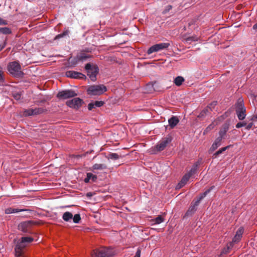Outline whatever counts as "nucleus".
Returning a JSON list of instances; mask_svg holds the SVG:
<instances>
[{
    "label": "nucleus",
    "mask_w": 257,
    "mask_h": 257,
    "mask_svg": "<svg viewBox=\"0 0 257 257\" xmlns=\"http://www.w3.org/2000/svg\"><path fill=\"white\" fill-rule=\"evenodd\" d=\"M8 70L10 73L16 77L22 78L24 73L21 71V66L18 61L11 62L8 65Z\"/></svg>",
    "instance_id": "nucleus-1"
},
{
    "label": "nucleus",
    "mask_w": 257,
    "mask_h": 257,
    "mask_svg": "<svg viewBox=\"0 0 257 257\" xmlns=\"http://www.w3.org/2000/svg\"><path fill=\"white\" fill-rule=\"evenodd\" d=\"M236 115L240 120H243L246 116V108L243 100L238 99L235 104Z\"/></svg>",
    "instance_id": "nucleus-2"
},
{
    "label": "nucleus",
    "mask_w": 257,
    "mask_h": 257,
    "mask_svg": "<svg viewBox=\"0 0 257 257\" xmlns=\"http://www.w3.org/2000/svg\"><path fill=\"white\" fill-rule=\"evenodd\" d=\"M85 69L86 70L87 76H89L92 81L96 80V76L99 73V68L96 65H92L91 63H87L85 65Z\"/></svg>",
    "instance_id": "nucleus-3"
},
{
    "label": "nucleus",
    "mask_w": 257,
    "mask_h": 257,
    "mask_svg": "<svg viewBox=\"0 0 257 257\" xmlns=\"http://www.w3.org/2000/svg\"><path fill=\"white\" fill-rule=\"evenodd\" d=\"M107 88L104 85H96L90 86L87 90V93L90 95H100L105 91Z\"/></svg>",
    "instance_id": "nucleus-4"
},
{
    "label": "nucleus",
    "mask_w": 257,
    "mask_h": 257,
    "mask_svg": "<svg viewBox=\"0 0 257 257\" xmlns=\"http://www.w3.org/2000/svg\"><path fill=\"white\" fill-rule=\"evenodd\" d=\"M77 95V93L73 89H66L59 91L57 97L59 99H67L74 97Z\"/></svg>",
    "instance_id": "nucleus-5"
},
{
    "label": "nucleus",
    "mask_w": 257,
    "mask_h": 257,
    "mask_svg": "<svg viewBox=\"0 0 257 257\" xmlns=\"http://www.w3.org/2000/svg\"><path fill=\"white\" fill-rule=\"evenodd\" d=\"M202 159H200L195 162L192 166L191 169L186 173L183 177L187 181L194 174H196L198 172V170L200 165Z\"/></svg>",
    "instance_id": "nucleus-6"
},
{
    "label": "nucleus",
    "mask_w": 257,
    "mask_h": 257,
    "mask_svg": "<svg viewBox=\"0 0 257 257\" xmlns=\"http://www.w3.org/2000/svg\"><path fill=\"white\" fill-rule=\"evenodd\" d=\"M170 44L169 43H161L153 45L147 50V54L150 55L154 52L167 49Z\"/></svg>",
    "instance_id": "nucleus-7"
},
{
    "label": "nucleus",
    "mask_w": 257,
    "mask_h": 257,
    "mask_svg": "<svg viewBox=\"0 0 257 257\" xmlns=\"http://www.w3.org/2000/svg\"><path fill=\"white\" fill-rule=\"evenodd\" d=\"M94 255L95 257H112L113 253L109 248L101 247L94 251Z\"/></svg>",
    "instance_id": "nucleus-8"
},
{
    "label": "nucleus",
    "mask_w": 257,
    "mask_h": 257,
    "mask_svg": "<svg viewBox=\"0 0 257 257\" xmlns=\"http://www.w3.org/2000/svg\"><path fill=\"white\" fill-rule=\"evenodd\" d=\"M83 103V100L79 97H76L71 100H68L66 103L68 106L74 109L79 108L81 106Z\"/></svg>",
    "instance_id": "nucleus-9"
},
{
    "label": "nucleus",
    "mask_w": 257,
    "mask_h": 257,
    "mask_svg": "<svg viewBox=\"0 0 257 257\" xmlns=\"http://www.w3.org/2000/svg\"><path fill=\"white\" fill-rule=\"evenodd\" d=\"M26 246V245L24 244L22 241L19 239L16 242V245L15 247V252L16 257H24L23 256V250Z\"/></svg>",
    "instance_id": "nucleus-10"
},
{
    "label": "nucleus",
    "mask_w": 257,
    "mask_h": 257,
    "mask_svg": "<svg viewBox=\"0 0 257 257\" xmlns=\"http://www.w3.org/2000/svg\"><path fill=\"white\" fill-rule=\"evenodd\" d=\"M172 140V138L170 135H168L165 137L161 142L155 146V149L157 151H163L165 147L170 143Z\"/></svg>",
    "instance_id": "nucleus-11"
},
{
    "label": "nucleus",
    "mask_w": 257,
    "mask_h": 257,
    "mask_svg": "<svg viewBox=\"0 0 257 257\" xmlns=\"http://www.w3.org/2000/svg\"><path fill=\"white\" fill-rule=\"evenodd\" d=\"M65 75L67 77L73 79H79L82 80H86L87 77L83 73L73 70L67 71L66 72Z\"/></svg>",
    "instance_id": "nucleus-12"
},
{
    "label": "nucleus",
    "mask_w": 257,
    "mask_h": 257,
    "mask_svg": "<svg viewBox=\"0 0 257 257\" xmlns=\"http://www.w3.org/2000/svg\"><path fill=\"white\" fill-rule=\"evenodd\" d=\"M45 110L41 107H37L35 108H30L25 109L24 111V115L25 116H30L43 113Z\"/></svg>",
    "instance_id": "nucleus-13"
},
{
    "label": "nucleus",
    "mask_w": 257,
    "mask_h": 257,
    "mask_svg": "<svg viewBox=\"0 0 257 257\" xmlns=\"http://www.w3.org/2000/svg\"><path fill=\"white\" fill-rule=\"evenodd\" d=\"M229 123L228 122L224 123L220 128L218 132V136L217 137L222 140L225 138L226 133L229 130Z\"/></svg>",
    "instance_id": "nucleus-14"
},
{
    "label": "nucleus",
    "mask_w": 257,
    "mask_h": 257,
    "mask_svg": "<svg viewBox=\"0 0 257 257\" xmlns=\"http://www.w3.org/2000/svg\"><path fill=\"white\" fill-rule=\"evenodd\" d=\"M30 222L23 221L21 222L18 225V229L24 233H30Z\"/></svg>",
    "instance_id": "nucleus-15"
},
{
    "label": "nucleus",
    "mask_w": 257,
    "mask_h": 257,
    "mask_svg": "<svg viewBox=\"0 0 257 257\" xmlns=\"http://www.w3.org/2000/svg\"><path fill=\"white\" fill-rule=\"evenodd\" d=\"M243 232L244 228L242 226L240 227L236 231L235 234L232 238V242L234 243L238 242L242 237Z\"/></svg>",
    "instance_id": "nucleus-16"
},
{
    "label": "nucleus",
    "mask_w": 257,
    "mask_h": 257,
    "mask_svg": "<svg viewBox=\"0 0 257 257\" xmlns=\"http://www.w3.org/2000/svg\"><path fill=\"white\" fill-rule=\"evenodd\" d=\"M20 212H31L32 210L28 209H18L13 208L12 207H9L5 209V213L7 214L18 213Z\"/></svg>",
    "instance_id": "nucleus-17"
},
{
    "label": "nucleus",
    "mask_w": 257,
    "mask_h": 257,
    "mask_svg": "<svg viewBox=\"0 0 257 257\" xmlns=\"http://www.w3.org/2000/svg\"><path fill=\"white\" fill-rule=\"evenodd\" d=\"M104 104V101H94L93 102H90L87 106L88 109L89 110H92L93 108L96 107H100L103 106Z\"/></svg>",
    "instance_id": "nucleus-18"
},
{
    "label": "nucleus",
    "mask_w": 257,
    "mask_h": 257,
    "mask_svg": "<svg viewBox=\"0 0 257 257\" xmlns=\"http://www.w3.org/2000/svg\"><path fill=\"white\" fill-rule=\"evenodd\" d=\"M222 140L217 137L209 150V153L216 150L221 145Z\"/></svg>",
    "instance_id": "nucleus-19"
},
{
    "label": "nucleus",
    "mask_w": 257,
    "mask_h": 257,
    "mask_svg": "<svg viewBox=\"0 0 257 257\" xmlns=\"http://www.w3.org/2000/svg\"><path fill=\"white\" fill-rule=\"evenodd\" d=\"M197 210V208L194 207V206L190 205L187 210V211L186 212L185 214L183 216V219H186L188 217H190L192 216L195 213V212Z\"/></svg>",
    "instance_id": "nucleus-20"
},
{
    "label": "nucleus",
    "mask_w": 257,
    "mask_h": 257,
    "mask_svg": "<svg viewBox=\"0 0 257 257\" xmlns=\"http://www.w3.org/2000/svg\"><path fill=\"white\" fill-rule=\"evenodd\" d=\"M68 62L69 65V67L71 68L76 66V65L79 63L77 55L74 57L72 56L69 57L68 60Z\"/></svg>",
    "instance_id": "nucleus-21"
},
{
    "label": "nucleus",
    "mask_w": 257,
    "mask_h": 257,
    "mask_svg": "<svg viewBox=\"0 0 257 257\" xmlns=\"http://www.w3.org/2000/svg\"><path fill=\"white\" fill-rule=\"evenodd\" d=\"M179 122V119L176 116L173 115L168 119V123L170 127L174 128Z\"/></svg>",
    "instance_id": "nucleus-22"
},
{
    "label": "nucleus",
    "mask_w": 257,
    "mask_h": 257,
    "mask_svg": "<svg viewBox=\"0 0 257 257\" xmlns=\"http://www.w3.org/2000/svg\"><path fill=\"white\" fill-rule=\"evenodd\" d=\"M164 221V218L162 215H159L151 220V225L160 224Z\"/></svg>",
    "instance_id": "nucleus-23"
},
{
    "label": "nucleus",
    "mask_w": 257,
    "mask_h": 257,
    "mask_svg": "<svg viewBox=\"0 0 257 257\" xmlns=\"http://www.w3.org/2000/svg\"><path fill=\"white\" fill-rule=\"evenodd\" d=\"M79 62L83 63L88 58H91V56L89 55L86 54L84 53L81 52L80 54L77 55Z\"/></svg>",
    "instance_id": "nucleus-24"
},
{
    "label": "nucleus",
    "mask_w": 257,
    "mask_h": 257,
    "mask_svg": "<svg viewBox=\"0 0 257 257\" xmlns=\"http://www.w3.org/2000/svg\"><path fill=\"white\" fill-rule=\"evenodd\" d=\"M72 218V213L69 211L64 212L62 215V219L66 222H70Z\"/></svg>",
    "instance_id": "nucleus-25"
},
{
    "label": "nucleus",
    "mask_w": 257,
    "mask_h": 257,
    "mask_svg": "<svg viewBox=\"0 0 257 257\" xmlns=\"http://www.w3.org/2000/svg\"><path fill=\"white\" fill-rule=\"evenodd\" d=\"M231 145H228L225 147H223L219 149L217 151H216L215 153L213 154V158H216L218 156L221 154H222L223 152L225 151L227 149H229L231 147Z\"/></svg>",
    "instance_id": "nucleus-26"
},
{
    "label": "nucleus",
    "mask_w": 257,
    "mask_h": 257,
    "mask_svg": "<svg viewBox=\"0 0 257 257\" xmlns=\"http://www.w3.org/2000/svg\"><path fill=\"white\" fill-rule=\"evenodd\" d=\"M215 186H211L209 189H207L205 191H204L203 193H202L199 194V197H198L199 200L201 201L206 196V195L210 193L213 189H214Z\"/></svg>",
    "instance_id": "nucleus-27"
},
{
    "label": "nucleus",
    "mask_w": 257,
    "mask_h": 257,
    "mask_svg": "<svg viewBox=\"0 0 257 257\" xmlns=\"http://www.w3.org/2000/svg\"><path fill=\"white\" fill-rule=\"evenodd\" d=\"M159 86V83L157 82H155L154 83H149L147 84V87L148 88H151L152 89H149L150 91H152V90L154 91H160V90L158 88Z\"/></svg>",
    "instance_id": "nucleus-28"
},
{
    "label": "nucleus",
    "mask_w": 257,
    "mask_h": 257,
    "mask_svg": "<svg viewBox=\"0 0 257 257\" xmlns=\"http://www.w3.org/2000/svg\"><path fill=\"white\" fill-rule=\"evenodd\" d=\"M12 33V29L9 27H0V34L3 35H10Z\"/></svg>",
    "instance_id": "nucleus-29"
},
{
    "label": "nucleus",
    "mask_w": 257,
    "mask_h": 257,
    "mask_svg": "<svg viewBox=\"0 0 257 257\" xmlns=\"http://www.w3.org/2000/svg\"><path fill=\"white\" fill-rule=\"evenodd\" d=\"M11 95L15 99L19 100L21 98L22 94L21 91H13Z\"/></svg>",
    "instance_id": "nucleus-30"
},
{
    "label": "nucleus",
    "mask_w": 257,
    "mask_h": 257,
    "mask_svg": "<svg viewBox=\"0 0 257 257\" xmlns=\"http://www.w3.org/2000/svg\"><path fill=\"white\" fill-rule=\"evenodd\" d=\"M69 34V31L68 29H65L64 32L62 33L57 35L54 38V40H58L62 38L68 36Z\"/></svg>",
    "instance_id": "nucleus-31"
},
{
    "label": "nucleus",
    "mask_w": 257,
    "mask_h": 257,
    "mask_svg": "<svg viewBox=\"0 0 257 257\" xmlns=\"http://www.w3.org/2000/svg\"><path fill=\"white\" fill-rule=\"evenodd\" d=\"M187 181H188L186 179H185L183 177H182L181 180L176 185V189H180L183 187H184L186 184Z\"/></svg>",
    "instance_id": "nucleus-32"
},
{
    "label": "nucleus",
    "mask_w": 257,
    "mask_h": 257,
    "mask_svg": "<svg viewBox=\"0 0 257 257\" xmlns=\"http://www.w3.org/2000/svg\"><path fill=\"white\" fill-rule=\"evenodd\" d=\"M92 168L93 170H102L106 169L107 167L103 164H95Z\"/></svg>",
    "instance_id": "nucleus-33"
},
{
    "label": "nucleus",
    "mask_w": 257,
    "mask_h": 257,
    "mask_svg": "<svg viewBox=\"0 0 257 257\" xmlns=\"http://www.w3.org/2000/svg\"><path fill=\"white\" fill-rule=\"evenodd\" d=\"M20 240L27 245L28 243L32 242L34 240V238L31 236H23L20 238Z\"/></svg>",
    "instance_id": "nucleus-34"
},
{
    "label": "nucleus",
    "mask_w": 257,
    "mask_h": 257,
    "mask_svg": "<svg viewBox=\"0 0 257 257\" xmlns=\"http://www.w3.org/2000/svg\"><path fill=\"white\" fill-rule=\"evenodd\" d=\"M210 110L208 107L204 108L199 114L198 117L202 118L206 116L209 112Z\"/></svg>",
    "instance_id": "nucleus-35"
},
{
    "label": "nucleus",
    "mask_w": 257,
    "mask_h": 257,
    "mask_svg": "<svg viewBox=\"0 0 257 257\" xmlns=\"http://www.w3.org/2000/svg\"><path fill=\"white\" fill-rule=\"evenodd\" d=\"M184 81V78L182 76H178L175 78L174 80V83L176 85L179 86H180Z\"/></svg>",
    "instance_id": "nucleus-36"
},
{
    "label": "nucleus",
    "mask_w": 257,
    "mask_h": 257,
    "mask_svg": "<svg viewBox=\"0 0 257 257\" xmlns=\"http://www.w3.org/2000/svg\"><path fill=\"white\" fill-rule=\"evenodd\" d=\"M120 156L117 153H110L107 156V158L108 159H111L112 160H116L119 159Z\"/></svg>",
    "instance_id": "nucleus-37"
},
{
    "label": "nucleus",
    "mask_w": 257,
    "mask_h": 257,
    "mask_svg": "<svg viewBox=\"0 0 257 257\" xmlns=\"http://www.w3.org/2000/svg\"><path fill=\"white\" fill-rule=\"evenodd\" d=\"M198 41V37L196 36H190L186 38L185 42L188 44H191L192 42Z\"/></svg>",
    "instance_id": "nucleus-38"
},
{
    "label": "nucleus",
    "mask_w": 257,
    "mask_h": 257,
    "mask_svg": "<svg viewBox=\"0 0 257 257\" xmlns=\"http://www.w3.org/2000/svg\"><path fill=\"white\" fill-rule=\"evenodd\" d=\"M72 219L73 220V222L74 223H79L81 220V216L80 214L77 213L75 214L74 216L73 215V218Z\"/></svg>",
    "instance_id": "nucleus-39"
},
{
    "label": "nucleus",
    "mask_w": 257,
    "mask_h": 257,
    "mask_svg": "<svg viewBox=\"0 0 257 257\" xmlns=\"http://www.w3.org/2000/svg\"><path fill=\"white\" fill-rule=\"evenodd\" d=\"M86 176L89 178V179L91 180L92 182H95L97 179L96 175L93 174L91 173H87Z\"/></svg>",
    "instance_id": "nucleus-40"
},
{
    "label": "nucleus",
    "mask_w": 257,
    "mask_h": 257,
    "mask_svg": "<svg viewBox=\"0 0 257 257\" xmlns=\"http://www.w3.org/2000/svg\"><path fill=\"white\" fill-rule=\"evenodd\" d=\"M217 104V101H213L210 103H209L206 107H208L209 109V110L212 111L213 109L214 108L215 106Z\"/></svg>",
    "instance_id": "nucleus-41"
},
{
    "label": "nucleus",
    "mask_w": 257,
    "mask_h": 257,
    "mask_svg": "<svg viewBox=\"0 0 257 257\" xmlns=\"http://www.w3.org/2000/svg\"><path fill=\"white\" fill-rule=\"evenodd\" d=\"M214 128V125L211 123L210 124L204 131L203 134L206 135L211 130Z\"/></svg>",
    "instance_id": "nucleus-42"
},
{
    "label": "nucleus",
    "mask_w": 257,
    "mask_h": 257,
    "mask_svg": "<svg viewBox=\"0 0 257 257\" xmlns=\"http://www.w3.org/2000/svg\"><path fill=\"white\" fill-rule=\"evenodd\" d=\"M2 69V68L0 66V85H3L5 81Z\"/></svg>",
    "instance_id": "nucleus-43"
},
{
    "label": "nucleus",
    "mask_w": 257,
    "mask_h": 257,
    "mask_svg": "<svg viewBox=\"0 0 257 257\" xmlns=\"http://www.w3.org/2000/svg\"><path fill=\"white\" fill-rule=\"evenodd\" d=\"M229 250H230V247L228 246H227L226 247H224L221 251L220 255L226 254L228 253L229 251Z\"/></svg>",
    "instance_id": "nucleus-44"
},
{
    "label": "nucleus",
    "mask_w": 257,
    "mask_h": 257,
    "mask_svg": "<svg viewBox=\"0 0 257 257\" xmlns=\"http://www.w3.org/2000/svg\"><path fill=\"white\" fill-rule=\"evenodd\" d=\"M172 8V6L171 5H167L165 7L164 10L162 12L163 14H166L168 13L170 10Z\"/></svg>",
    "instance_id": "nucleus-45"
},
{
    "label": "nucleus",
    "mask_w": 257,
    "mask_h": 257,
    "mask_svg": "<svg viewBox=\"0 0 257 257\" xmlns=\"http://www.w3.org/2000/svg\"><path fill=\"white\" fill-rule=\"evenodd\" d=\"M246 125V122H245V121H241V122H239L237 123L236 125H235V127L237 128H240V127H243V126H245Z\"/></svg>",
    "instance_id": "nucleus-46"
},
{
    "label": "nucleus",
    "mask_w": 257,
    "mask_h": 257,
    "mask_svg": "<svg viewBox=\"0 0 257 257\" xmlns=\"http://www.w3.org/2000/svg\"><path fill=\"white\" fill-rule=\"evenodd\" d=\"M200 201L201 200H199L198 198H197L196 200H195V201H193L191 203V205L194 206L195 208H197V207L199 205Z\"/></svg>",
    "instance_id": "nucleus-47"
},
{
    "label": "nucleus",
    "mask_w": 257,
    "mask_h": 257,
    "mask_svg": "<svg viewBox=\"0 0 257 257\" xmlns=\"http://www.w3.org/2000/svg\"><path fill=\"white\" fill-rule=\"evenodd\" d=\"M9 22L8 21L5 20L1 17H0V26H6L8 25Z\"/></svg>",
    "instance_id": "nucleus-48"
},
{
    "label": "nucleus",
    "mask_w": 257,
    "mask_h": 257,
    "mask_svg": "<svg viewBox=\"0 0 257 257\" xmlns=\"http://www.w3.org/2000/svg\"><path fill=\"white\" fill-rule=\"evenodd\" d=\"M7 45V40H5L0 43V51L2 50Z\"/></svg>",
    "instance_id": "nucleus-49"
},
{
    "label": "nucleus",
    "mask_w": 257,
    "mask_h": 257,
    "mask_svg": "<svg viewBox=\"0 0 257 257\" xmlns=\"http://www.w3.org/2000/svg\"><path fill=\"white\" fill-rule=\"evenodd\" d=\"M141 253V249L140 247H138L137 248V250L136 252V254L134 257H140Z\"/></svg>",
    "instance_id": "nucleus-50"
},
{
    "label": "nucleus",
    "mask_w": 257,
    "mask_h": 257,
    "mask_svg": "<svg viewBox=\"0 0 257 257\" xmlns=\"http://www.w3.org/2000/svg\"><path fill=\"white\" fill-rule=\"evenodd\" d=\"M253 125V123L252 122H251L247 124H246V125H245L246 130H250L252 127Z\"/></svg>",
    "instance_id": "nucleus-51"
},
{
    "label": "nucleus",
    "mask_w": 257,
    "mask_h": 257,
    "mask_svg": "<svg viewBox=\"0 0 257 257\" xmlns=\"http://www.w3.org/2000/svg\"><path fill=\"white\" fill-rule=\"evenodd\" d=\"M90 179H89L87 176H86V177L84 179V181L85 183H88L90 181Z\"/></svg>",
    "instance_id": "nucleus-52"
},
{
    "label": "nucleus",
    "mask_w": 257,
    "mask_h": 257,
    "mask_svg": "<svg viewBox=\"0 0 257 257\" xmlns=\"http://www.w3.org/2000/svg\"><path fill=\"white\" fill-rule=\"evenodd\" d=\"M252 29L255 31V32H257V23L254 24L252 27Z\"/></svg>",
    "instance_id": "nucleus-53"
},
{
    "label": "nucleus",
    "mask_w": 257,
    "mask_h": 257,
    "mask_svg": "<svg viewBox=\"0 0 257 257\" xmlns=\"http://www.w3.org/2000/svg\"><path fill=\"white\" fill-rule=\"evenodd\" d=\"M256 118H257V116L254 115L253 117H252V118L250 119V120H253L254 119H256Z\"/></svg>",
    "instance_id": "nucleus-54"
},
{
    "label": "nucleus",
    "mask_w": 257,
    "mask_h": 257,
    "mask_svg": "<svg viewBox=\"0 0 257 257\" xmlns=\"http://www.w3.org/2000/svg\"><path fill=\"white\" fill-rule=\"evenodd\" d=\"M228 115V113L227 111H226L224 112V113L223 114V116H227Z\"/></svg>",
    "instance_id": "nucleus-55"
}]
</instances>
